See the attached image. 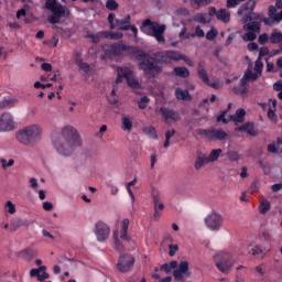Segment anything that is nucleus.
Here are the masks:
<instances>
[{
  "label": "nucleus",
  "mask_w": 282,
  "mask_h": 282,
  "mask_svg": "<svg viewBox=\"0 0 282 282\" xmlns=\"http://www.w3.org/2000/svg\"><path fill=\"white\" fill-rule=\"evenodd\" d=\"M216 19H218V21H223V23H230V11L226 9L218 10Z\"/></svg>",
  "instance_id": "bb28decb"
},
{
  "label": "nucleus",
  "mask_w": 282,
  "mask_h": 282,
  "mask_svg": "<svg viewBox=\"0 0 282 282\" xmlns=\"http://www.w3.org/2000/svg\"><path fill=\"white\" fill-rule=\"evenodd\" d=\"M45 279H50V273L45 272V270H44V271L40 272L37 281L43 282V281H45Z\"/></svg>",
  "instance_id": "338daca9"
},
{
  "label": "nucleus",
  "mask_w": 282,
  "mask_h": 282,
  "mask_svg": "<svg viewBox=\"0 0 282 282\" xmlns=\"http://www.w3.org/2000/svg\"><path fill=\"white\" fill-rule=\"evenodd\" d=\"M164 246H166L167 248H177V245L173 243V238L171 237H166L164 239Z\"/></svg>",
  "instance_id": "4d7b16f0"
},
{
  "label": "nucleus",
  "mask_w": 282,
  "mask_h": 282,
  "mask_svg": "<svg viewBox=\"0 0 282 282\" xmlns=\"http://www.w3.org/2000/svg\"><path fill=\"white\" fill-rule=\"evenodd\" d=\"M124 79L127 80L128 87H131V89H140V82L135 78V75H133V70L129 67H118L116 85H120Z\"/></svg>",
  "instance_id": "423d86ee"
},
{
  "label": "nucleus",
  "mask_w": 282,
  "mask_h": 282,
  "mask_svg": "<svg viewBox=\"0 0 282 282\" xmlns=\"http://www.w3.org/2000/svg\"><path fill=\"white\" fill-rule=\"evenodd\" d=\"M223 150L221 149H216L212 150L209 155L207 156L208 162H217L219 160V156L221 155Z\"/></svg>",
  "instance_id": "f704fd0d"
},
{
  "label": "nucleus",
  "mask_w": 282,
  "mask_h": 282,
  "mask_svg": "<svg viewBox=\"0 0 282 282\" xmlns=\"http://www.w3.org/2000/svg\"><path fill=\"white\" fill-rule=\"evenodd\" d=\"M217 34H219L217 29L212 28L206 34L207 41H215V39H217Z\"/></svg>",
  "instance_id": "de8ad7c7"
},
{
  "label": "nucleus",
  "mask_w": 282,
  "mask_h": 282,
  "mask_svg": "<svg viewBox=\"0 0 282 282\" xmlns=\"http://www.w3.org/2000/svg\"><path fill=\"white\" fill-rule=\"evenodd\" d=\"M268 41H270V36L268 35V33L261 34L258 39V42L260 43V45H265Z\"/></svg>",
  "instance_id": "5fc2aeb1"
},
{
  "label": "nucleus",
  "mask_w": 282,
  "mask_h": 282,
  "mask_svg": "<svg viewBox=\"0 0 282 282\" xmlns=\"http://www.w3.org/2000/svg\"><path fill=\"white\" fill-rule=\"evenodd\" d=\"M45 270H47V267H45V265H42L39 269H32L30 271V275L31 276H36V279H39L40 272H45Z\"/></svg>",
  "instance_id": "09e8293b"
},
{
  "label": "nucleus",
  "mask_w": 282,
  "mask_h": 282,
  "mask_svg": "<svg viewBox=\"0 0 282 282\" xmlns=\"http://www.w3.org/2000/svg\"><path fill=\"white\" fill-rule=\"evenodd\" d=\"M163 63H172V61H182V55L175 51H169L162 57Z\"/></svg>",
  "instance_id": "b1692460"
},
{
  "label": "nucleus",
  "mask_w": 282,
  "mask_h": 282,
  "mask_svg": "<svg viewBox=\"0 0 282 282\" xmlns=\"http://www.w3.org/2000/svg\"><path fill=\"white\" fill-rule=\"evenodd\" d=\"M174 96L177 100H183L185 102H191V100H193V96H191V93L182 88H176L174 91Z\"/></svg>",
  "instance_id": "6ab92c4d"
},
{
  "label": "nucleus",
  "mask_w": 282,
  "mask_h": 282,
  "mask_svg": "<svg viewBox=\"0 0 282 282\" xmlns=\"http://www.w3.org/2000/svg\"><path fill=\"white\" fill-rule=\"evenodd\" d=\"M243 30L247 32L245 35H242L243 41H254V39H257V32H261V23H247L245 24Z\"/></svg>",
  "instance_id": "4468645a"
},
{
  "label": "nucleus",
  "mask_w": 282,
  "mask_h": 282,
  "mask_svg": "<svg viewBox=\"0 0 282 282\" xmlns=\"http://www.w3.org/2000/svg\"><path fill=\"white\" fill-rule=\"evenodd\" d=\"M197 135H200V138H204L205 140H213V130H206V129H196Z\"/></svg>",
  "instance_id": "c9c22d12"
},
{
  "label": "nucleus",
  "mask_w": 282,
  "mask_h": 282,
  "mask_svg": "<svg viewBox=\"0 0 282 282\" xmlns=\"http://www.w3.org/2000/svg\"><path fill=\"white\" fill-rule=\"evenodd\" d=\"M25 226H30V223L28 221V219L17 218L11 221L10 232H17L19 228H23Z\"/></svg>",
  "instance_id": "412c9836"
},
{
  "label": "nucleus",
  "mask_w": 282,
  "mask_h": 282,
  "mask_svg": "<svg viewBox=\"0 0 282 282\" xmlns=\"http://www.w3.org/2000/svg\"><path fill=\"white\" fill-rule=\"evenodd\" d=\"M178 36H180V39H181L182 41H185L186 39H193L192 33H187V32H186V28H183V29L181 30Z\"/></svg>",
  "instance_id": "603ef678"
},
{
  "label": "nucleus",
  "mask_w": 282,
  "mask_h": 282,
  "mask_svg": "<svg viewBox=\"0 0 282 282\" xmlns=\"http://www.w3.org/2000/svg\"><path fill=\"white\" fill-rule=\"evenodd\" d=\"M184 274L186 276H191V272H188V262L187 261H182L178 264V269H175L173 272V276L175 281H182L184 279Z\"/></svg>",
  "instance_id": "dca6fc26"
},
{
  "label": "nucleus",
  "mask_w": 282,
  "mask_h": 282,
  "mask_svg": "<svg viewBox=\"0 0 282 282\" xmlns=\"http://www.w3.org/2000/svg\"><path fill=\"white\" fill-rule=\"evenodd\" d=\"M274 109L269 108L268 110V118L272 120V122H276V113H274Z\"/></svg>",
  "instance_id": "69168bd1"
},
{
  "label": "nucleus",
  "mask_w": 282,
  "mask_h": 282,
  "mask_svg": "<svg viewBox=\"0 0 282 282\" xmlns=\"http://www.w3.org/2000/svg\"><path fill=\"white\" fill-rule=\"evenodd\" d=\"M121 129L127 133H131L133 131V117L130 115L121 116Z\"/></svg>",
  "instance_id": "a211bd4d"
},
{
  "label": "nucleus",
  "mask_w": 282,
  "mask_h": 282,
  "mask_svg": "<svg viewBox=\"0 0 282 282\" xmlns=\"http://www.w3.org/2000/svg\"><path fill=\"white\" fill-rule=\"evenodd\" d=\"M248 80H254V79L247 78L243 80V78H241L240 80L241 87L235 88V93L238 94V96H246V94H248V87L246 86Z\"/></svg>",
  "instance_id": "c756f323"
},
{
  "label": "nucleus",
  "mask_w": 282,
  "mask_h": 282,
  "mask_svg": "<svg viewBox=\"0 0 282 282\" xmlns=\"http://www.w3.org/2000/svg\"><path fill=\"white\" fill-rule=\"evenodd\" d=\"M174 73L176 76H180V78H188L191 74L186 67H175Z\"/></svg>",
  "instance_id": "e433bc0d"
},
{
  "label": "nucleus",
  "mask_w": 282,
  "mask_h": 282,
  "mask_svg": "<svg viewBox=\"0 0 282 282\" xmlns=\"http://www.w3.org/2000/svg\"><path fill=\"white\" fill-rule=\"evenodd\" d=\"M3 208L6 215H17V205L12 200H7Z\"/></svg>",
  "instance_id": "7c9ffc66"
},
{
  "label": "nucleus",
  "mask_w": 282,
  "mask_h": 282,
  "mask_svg": "<svg viewBox=\"0 0 282 282\" xmlns=\"http://www.w3.org/2000/svg\"><path fill=\"white\" fill-rule=\"evenodd\" d=\"M108 21L110 23L111 30H115V28H120V19H116V15L113 13H110L108 15Z\"/></svg>",
  "instance_id": "ea45409f"
},
{
  "label": "nucleus",
  "mask_w": 282,
  "mask_h": 282,
  "mask_svg": "<svg viewBox=\"0 0 282 282\" xmlns=\"http://www.w3.org/2000/svg\"><path fill=\"white\" fill-rule=\"evenodd\" d=\"M93 232L99 243H105V241H107L111 235V227L104 220H97L94 224Z\"/></svg>",
  "instance_id": "9b49d317"
},
{
  "label": "nucleus",
  "mask_w": 282,
  "mask_h": 282,
  "mask_svg": "<svg viewBox=\"0 0 282 282\" xmlns=\"http://www.w3.org/2000/svg\"><path fill=\"white\" fill-rule=\"evenodd\" d=\"M227 159L230 162H239V160H241V155H239V152L231 150L227 152Z\"/></svg>",
  "instance_id": "a19ab883"
},
{
  "label": "nucleus",
  "mask_w": 282,
  "mask_h": 282,
  "mask_svg": "<svg viewBox=\"0 0 282 282\" xmlns=\"http://www.w3.org/2000/svg\"><path fill=\"white\" fill-rule=\"evenodd\" d=\"M160 270H161V272H165V274H171V272H172V269L169 265V263H164L163 265H161Z\"/></svg>",
  "instance_id": "774afa93"
},
{
  "label": "nucleus",
  "mask_w": 282,
  "mask_h": 282,
  "mask_svg": "<svg viewBox=\"0 0 282 282\" xmlns=\"http://www.w3.org/2000/svg\"><path fill=\"white\" fill-rule=\"evenodd\" d=\"M269 153H281V150H279V143H271L268 145Z\"/></svg>",
  "instance_id": "864d4df0"
},
{
  "label": "nucleus",
  "mask_w": 282,
  "mask_h": 282,
  "mask_svg": "<svg viewBox=\"0 0 282 282\" xmlns=\"http://www.w3.org/2000/svg\"><path fill=\"white\" fill-rule=\"evenodd\" d=\"M269 210H270V200L263 198L259 206V213H261V215H265V213H268Z\"/></svg>",
  "instance_id": "4c0bfd02"
},
{
  "label": "nucleus",
  "mask_w": 282,
  "mask_h": 282,
  "mask_svg": "<svg viewBox=\"0 0 282 282\" xmlns=\"http://www.w3.org/2000/svg\"><path fill=\"white\" fill-rule=\"evenodd\" d=\"M141 32L153 36L159 43H164V32H166V25L152 22L151 20H144L140 28Z\"/></svg>",
  "instance_id": "7ed1b4c3"
},
{
  "label": "nucleus",
  "mask_w": 282,
  "mask_h": 282,
  "mask_svg": "<svg viewBox=\"0 0 282 282\" xmlns=\"http://www.w3.org/2000/svg\"><path fill=\"white\" fill-rule=\"evenodd\" d=\"M268 17L271 19V21L275 23H281L282 21V10L280 13H276V7L270 6L268 10Z\"/></svg>",
  "instance_id": "4be33fe9"
},
{
  "label": "nucleus",
  "mask_w": 282,
  "mask_h": 282,
  "mask_svg": "<svg viewBox=\"0 0 282 282\" xmlns=\"http://www.w3.org/2000/svg\"><path fill=\"white\" fill-rule=\"evenodd\" d=\"M208 156L199 154L195 161L194 167L196 171H199V169H202L205 164H208Z\"/></svg>",
  "instance_id": "2f4dec72"
},
{
  "label": "nucleus",
  "mask_w": 282,
  "mask_h": 282,
  "mask_svg": "<svg viewBox=\"0 0 282 282\" xmlns=\"http://www.w3.org/2000/svg\"><path fill=\"white\" fill-rule=\"evenodd\" d=\"M153 204H154V210H159L162 213L164 210V203L162 202V198L160 197V191L158 188L153 187L151 191Z\"/></svg>",
  "instance_id": "f3484780"
},
{
  "label": "nucleus",
  "mask_w": 282,
  "mask_h": 282,
  "mask_svg": "<svg viewBox=\"0 0 282 282\" xmlns=\"http://www.w3.org/2000/svg\"><path fill=\"white\" fill-rule=\"evenodd\" d=\"M228 138V133L221 129H213L212 130V140H226Z\"/></svg>",
  "instance_id": "c85d7f7f"
},
{
  "label": "nucleus",
  "mask_w": 282,
  "mask_h": 282,
  "mask_svg": "<svg viewBox=\"0 0 282 282\" xmlns=\"http://www.w3.org/2000/svg\"><path fill=\"white\" fill-rule=\"evenodd\" d=\"M257 6V2L254 0L248 1L246 4H243L241 8L238 9V17L247 15L249 12H252L254 10V7Z\"/></svg>",
  "instance_id": "aec40b11"
},
{
  "label": "nucleus",
  "mask_w": 282,
  "mask_h": 282,
  "mask_svg": "<svg viewBox=\"0 0 282 282\" xmlns=\"http://www.w3.org/2000/svg\"><path fill=\"white\" fill-rule=\"evenodd\" d=\"M271 43H282V33L274 30L270 35Z\"/></svg>",
  "instance_id": "79ce46f5"
},
{
  "label": "nucleus",
  "mask_w": 282,
  "mask_h": 282,
  "mask_svg": "<svg viewBox=\"0 0 282 282\" xmlns=\"http://www.w3.org/2000/svg\"><path fill=\"white\" fill-rule=\"evenodd\" d=\"M270 54V50L268 47H261L259 57L256 61L254 64V73H252V69L248 68V70L245 73L242 77V83L247 79L250 78L251 80H257L259 76H261V72H263V62H261L262 56H268Z\"/></svg>",
  "instance_id": "6e6552de"
},
{
  "label": "nucleus",
  "mask_w": 282,
  "mask_h": 282,
  "mask_svg": "<svg viewBox=\"0 0 282 282\" xmlns=\"http://www.w3.org/2000/svg\"><path fill=\"white\" fill-rule=\"evenodd\" d=\"M236 131H246L249 135H257V130L254 129V124L247 122L241 127L236 128Z\"/></svg>",
  "instance_id": "a878e982"
},
{
  "label": "nucleus",
  "mask_w": 282,
  "mask_h": 282,
  "mask_svg": "<svg viewBox=\"0 0 282 282\" xmlns=\"http://www.w3.org/2000/svg\"><path fill=\"white\" fill-rule=\"evenodd\" d=\"M208 87H212V89H221L224 87V84L221 83V79H209L208 83L206 84Z\"/></svg>",
  "instance_id": "58836bf2"
},
{
  "label": "nucleus",
  "mask_w": 282,
  "mask_h": 282,
  "mask_svg": "<svg viewBox=\"0 0 282 282\" xmlns=\"http://www.w3.org/2000/svg\"><path fill=\"white\" fill-rule=\"evenodd\" d=\"M51 144L55 153L61 158H72L76 153V150L80 149L83 140L76 127L65 124L59 129L57 134L52 135Z\"/></svg>",
  "instance_id": "f257e3e1"
},
{
  "label": "nucleus",
  "mask_w": 282,
  "mask_h": 282,
  "mask_svg": "<svg viewBox=\"0 0 282 282\" xmlns=\"http://www.w3.org/2000/svg\"><path fill=\"white\" fill-rule=\"evenodd\" d=\"M77 67H79V69H82V72H85V74L89 73L91 67L89 66V64L83 62L82 64L77 65Z\"/></svg>",
  "instance_id": "13d9d810"
},
{
  "label": "nucleus",
  "mask_w": 282,
  "mask_h": 282,
  "mask_svg": "<svg viewBox=\"0 0 282 282\" xmlns=\"http://www.w3.org/2000/svg\"><path fill=\"white\" fill-rule=\"evenodd\" d=\"M230 121V118L226 119V111H224L221 115L217 117V122H224L225 124H228V122Z\"/></svg>",
  "instance_id": "bf43d9fd"
},
{
  "label": "nucleus",
  "mask_w": 282,
  "mask_h": 282,
  "mask_svg": "<svg viewBox=\"0 0 282 282\" xmlns=\"http://www.w3.org/2000/svg\"><path fill=\"white\" fill-rule=\"evenodd\" d=\"M128 23H131V15H126L119 20L120 28H122V25H128Z\"/></svg>",
  "instance_id": "0e129e2a"
},
{
  "label": "nucleus",
  "mask_w": 282,
  "mask_h": 282,
  "mask_svg": "<svg viewBox=\"0 0 282 282\" xmlns=\"http://www.w3.org/2000/svg\"><path fill=\"white\" fill-rule=\"evenodd\" d=\"M194 21L197 23H202L203 25H206V23H210V18L206 13H197L194 17Z\"/></svg>",
  "instance_id": "72a5a7b5"
},
{
  "label": "nucleus",
  "mask_w": 282,
  "mask_h": 282,
  "mask_svg": "<svg viewBox=\"0 0 282 282\" xmlns=\"http://www.w3.org/2000/svg\"><path fill=\"white\" fill-rule=\"evenodd\" d=\"M139 69H142L148 78H153L154 76H158L160 72H162L160 65H158V63H155V59L149 55H144L143 58L140 61Z\"/></svg>",
  "instance_id": "0eeeda50"
},
{
  "label": "nucleus",
  "mask_w": 282,
  "mask_h": 282,
  "mask_svg": "<svg viewBox=\"0 0 282 282\" xmlns=\"http://www.w3.org/2000/svg\"><path fill=\"white\" fill-rule=\"evenodd\" d=\"M37 252L34 249H23L18 253L20 259H24L25 261H32L34 257H36Z\"/></svg>",
  "instance_id": "5701e85b"
},
{
  "label": "nucleus",
  "mask_w": 282,
  "mask_h": 282,
  "mask_svg": "<svg viewBox=\"0 0 282 282\" xmlns=\"http://www.w3.org/2000/svg\"><path fill=\"white\" fill-rule=\"evenodd\" d=\"M129 224H131V220H129V218L122 219L120 231L115 230L112 232V241L117 248L122 246V241H131V237H129Z\"/></svg>",
  "instance_id": "1a4fd4ad"
},
{
  "label": "nucleus",
  "mask_w": 282,
  "mask_h": 282,
  "mask_svg": "<svg viewBox=\"0 0 282 282\" xmlns=\"http://www.w3.org/2000/svg\"><path fill=\"white\" fill-rule=\"evenodd\" d=\"M249 254H252V257H256V259H263V257H265V252H263L261 248L251 249Z\"/></svg>",
  "instance_id": "37998d69"
},
{
  "label": "nucleus",
  "mask_w": 282,
  "mask_h": 282,
  "mask_svg": "<svg viewBox=\"0 0 282 282\" xmlns=\"http://www.w3.org/2000/svg\"><path fill=\"white\" fill-rule=\"evenodd\" d=\"M15 140L22 147H36L43 140V127L39 123L29 124L15 132Z\"/></svg>",
  "instance_id": "f03ea898"
},
{
  "label": "nucleus",
  "mask_w": 282,
  "mask_h": 282,
  "mask_svg": "<svg viewBox=\"0 0 282 282\" xmlns=\"http://www.w3.org/2000/svg\"><path fill=\"white\" fill-rule=\"evenodd\" d=\"M149 102H151V99H149V97H142L138 102L139 109H147V107H149Z\"/></svg>",
  "instance_id": "8fccbe9b"
},
{
  "label": "nucleus",
  "mask_w": 282,
  "mask_h": 282,
  "mask_svg": "<svg viewBox=\"0 0 282 282\" xmlns=\"http://www.w3.org/2000/svg\"><path fill=\"white\" fill-rule=\"evenodd\" d=\"M74 61L77 66L80 65L83 63V53L76 52L74 55Z\"/></svg>",
  "instance_id": "052dcab7"
},
{
  "label": "nucleus",
  "mask_w": 282,
  "mask_h": 282,
  "mask_svg": "<svg viewBox=\"0 0 282 282\" xmlns=\"http://www.w3.org/2000/svg\"><path fill=\"white\" fill-rule=\"evenodd\" d=\"M17 102V99H4L0 101V109H4V107H12Z\"/></svg>",
  "instance_id": "3c124183"
},
{
  "label": "nucleus",
  "mask_w": 282,
  "mask_h": 282,
  "mask_svg": "<svg viewBox=\"0 0 282 282\" xmlns=\"http://www.w3.org/2000/svg\"><path fill=\"white\" fill-rule=\"evenodd\" d=\"M198 77L205 84H207L210 80V78L208 77V72H206V69L204 68H198Z\"/></svg>",
  "instance_id": "49530a36"
},
{
  "label": "nucleus",
  "mask_w": 282,
  "mask_h": 282,
  "mask_svg": "<svg viewBox=\"0 0 282 282\" xmlns=\"http://www.w3.org/2000/svg\"><path fill=\"white\" fill-rule=\"evenodd\" d=\"M213 3V0H191V7L194 10H199L200 8H204L205 6H210Z\"/></svg>",
  "instance_id": "cd10ccee"
},
{
  "label": "nucleus",
  "mask_w": 282,
  "mask_h": 282,
  "mask_svg": "<svg viewBox=\"0 0 282 282\" xmlns=\"http://www.w3.org/2000/svg\"><path fill=\"white\" fill-rule=\"evenodd\" d=\"M142 132L145 135H149V138H152V140H158V132L155 131L154 127H152V126L143 127Z\"/></svg>",
  "instance_id": "473e14b6"
},
{
  "label": "nucleus",
  "mask_w": 282,
  "mask_h": 282,
  "mask_svg": "<svg viewBox=\"0 0 282 282\" xmlns=\"http://www.w3.org/2000/svg\"><path fill=\"white\" fill-rule=\"evenodd\" d=\"M243 118H246V110L239 108L234 116L229 117V120L236 124H241V122H243Z\"/></svg>",
  "instance_id": "393cba45"
},
{
  "label": "nucleus",
  "mask_w": 282,
  "mask_h": 282,
  "mask_svg": "<svg viewBox=\"0 0 282 282\" xmlns=\"http://www.w3.org/2000/svg\"><path fill=\"white\" fill-rule=\"evenodd\" d=\"M205 226L210 232H219L224 226V216L217 212H210L204 218Z\"/></svg>",
  "instance_id": "9d476101"
},
{
  "label": "nucleus",
  "mask_w": 282,
  "mask_h": 282,
  "mask_svg": "<svg viewBox=\"0 0 282 282\" xmlns=\"http://www.w3.org/2000/svg\"><path fill=\"white\" fill-rule=\"evenodd\" d=\"M0 164H1V167L3 169V171L14 166V160L13 159H10L9 161L6 160V159H1L0 160Z\"/></svg>",
  "instance_id": "c03bdc74"
},
{
  "label": "nucleus",
  "mask_w": 282,
  "mask_h": 282,
  "mask_svg": "<svg viewBox=\"0 0 282 282\" xmlns=\"http://www.w3.org/2000/svg\"><path fill=\"white\" fill-rule=\"evenodd\" d=\"M156 111L161 115V117L163 118V120L166 123L180 122V120H182V117L180 116V113L177 111L169 109L166 107H161Z\"/></svg>",
  "instance_id": "2eb2a0df"
},
{
  "label": "nucleus",
  "mask_w": 282,
  "mask_h": 282,
  "mask_svg": "<svg viewBox=\"0 0 282 282\" xmlns=\"http://www.w3.org/2000/svg\"><path fill=\"white\" fill-rule=\"evenodd\" d=\"M106 8L108 10H116L118 8V2H116V0H108L106 2Z\"/></svg>",
  "instance_id": "6e6d98bb"
},
{
  "label": "nucleus",
  "mask_w": 282,
  "mask_h": 282,
  "mask_svg": "<svg viewBox=\"0 0 282 282\" xmlns=\"http://www.w3.org/2000/svg\"><path fill=\"white\" fill-rule=\"evenodd\" d=\"M17 120H14V115L10 112H3L0 115V133H9L17 129Z\"/></svg>",
  "instance_id": "f8f14e48"
},
{
  "label": "nucleus",
  "mask_w": 282,
  "mask_h": 282,
  "mask_svg": "<svg viewBox=\"0 0 282 282\" xmlns=\"http://www.w3.org/2000/svg\"><path fill=\"white\" fill-rule=\"evenodd\" d=\"M214 263L219 272L223 274H230V270H232V265H235V259H232V254L220 251L214 256Z\"/></svg>",
  "instance_id": "39448f33"
},
{
  "label": "nucleus",
  "mask_w": 282,
  "mask_h": 282,
  "mask_svg": "<svg viewBox=\"0 0 282 282\" xmlns=\"http://www.w3.org/2000/svg\"><path fill=\"white\" fill-rule=\"evenodd\" d=\"M135 263V258L133 256L126 253L120 256L118 263H117V270L119 272H129Z\"/></svg>",
  "instance_id": "ddd939ff"
},
{
  "label": "nucleus",
  "mask_w": 282,
  "mask_h": 282,
  "mask_svg": "<svg viewBox=\"0 0 282 282\" xmlns=\"http://www.w3.org/2000/svg\"><path fill=\"white\" fill-rule=\"evenodd\" d=\"M42 208L43 210H46V212L54 210V204H52V202H44L42 204Z\"/></svg>",
  "instance_id": "e2e57ef3"
},
{
  "label": "nucleus",
  "mask_w": 282,
  "mask_h": 282,
  "mask_svg": "<svg viewBox=\"0 0 282 282\" xmlns=\"http://www.w3.org/2000/svg\"><path fill=\"white\" fill-rule=\"evenodd\" d=\"M243 0H227V8H237Z\"/></svg>",
  "instance_id": "680f3d73"
},
{
  "label": "nucleus",
  "mask_w": 282,
  "mask_h": 282,
  "mask_svg": "<svg viewBox=\"0 0 282 282\" xmlns=\"http://www.w3.org/2000/svg\"><path fill=\"white\" fill-rule=\"evenodd\" d=\"M45 8L52 13V15L47 18V21L53 25L61 23V19H63V17L69 15V11L65 10V8L56 2V0H46Z\"/></svg>",
  "instance_id": "20e7f679"
},
{
  "label": "nucleus",
  "mask_w": 282,
  "mask_h": 282,
  "mask_svg": "<svg viewBox=\"0 0 282 282\" xmlns=\"http://www.w3.org/2000/svg\"><path fill=\"white\" fill-rule=\"evenodd\" d=\"M192 36L193 39H195V36H197L198 39H204V36H206V33L204 32L202 26L197 25L194 28V33H192Z\"/></svg>",
  "instance_id": "a18cd8bd"
}]
</instances>
